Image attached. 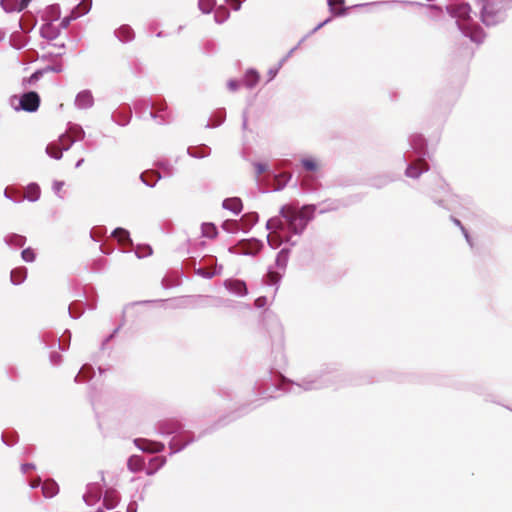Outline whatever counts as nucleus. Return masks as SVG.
<instances>
[{"mask_svg":"<svg viewBox=\"0 0 512 512\" xmlns=\"http://www.w3.org/2000/svg\"><path fill=\"white\" fill-rule=\"evenodd\" d=\"M267 241L272 248H278L284 241V238L277 231H270Z\"/></svg>","mask_w":512,"mask_h":512,"instance_id":"obj_15","label":"nucleus"},{"mask_svg":"<svg viewBox=\"0 0 512 512\" xmlns=\"http://www.w3.org/2000/svg\"><path fill=\"white\" fill-rule=\"evenodd\" d=\"M57 33L58 31L54 28L52 23H47L43 25L41 28V34L48 39L54 38L57 35Z\"/></svg>","mask_w":512,"mask_h":512,"instance_id":"obj_17","label":"nucleus"},{"mask_svg":"<svg viewBox=\"0 0 512 512\" xmlns=\"http://www.w3.org/2000/svg\"><path fill=\"white\" fill-rule=\"evenodd\" d=\"M40 105V97L36 92H27L21 96L20 106L27 112H35Z\"/></svg>","mask_w":512,"mask_h":512,"instance_id":"obj_2","label":"nucleus"},{"mask_svg":"<svg viewBox=\"0 0 512 512\" xmlns=\"http://www.w3.org/2000/svg\"><path fill=\"white\" fill-rule=\"evenodd\" d=\"M229 16V12L225 7H219L215 12V19L217 22L221 23L226 20Z\"/></svg>","mask_w":512,"mask_h":512,"instance_id":"obj_20","label":"nucleus"},{"mask_svg":"<svg viewBox=\"0 0 512 512\" xmlns=\"http://www.w3.org/2000/svg\"><path fill=\"white\" fill-rule=\"evenodd\" d=\"M226 2L235 11H238L241 7L240 0H226Z\"/></svg>","mask_w":512,"mask_h":512,"instance_id":"obj_26","label":"nucleus"},{"mask_svg":"<svg viewBox=\"0 0 512 512\" xmlns=\"http://www.w3.org/2000/svg\"><path fill=\"white\" fill-rule=\"evenodd\" d=\"M145 462L141 456L133 455L128 459L127 466L131 472H138L144 468Z\"/></svg>","mask_w":512,"mask_h":512,"instance_id":"obj_10","label":"nucleus"},{"mask_svg":"<svg viewBox=\"0 0 512 512\" xmlns=\"http://www.w3.org/2000/svg\"><path fill=\"white\" fill-rule=\"evenodd\" d=\"M41 194L40 187L35 184H29L24 191V198H26L29 201H36L39 199Z\"/></svg>","mask_w":512,"mask_h":512,"instance_id":"obj_9","label":"nucleus"},{"mask_svg":"<svg viewBox=\"0 0 512 512\" xmlns=\"http://www.w3.org/2000/svg\"><path fill=\"white\" fill-rule=\"evenodd\" d=\"M42 491L46 498H52L58 493L59 487L53 480H47L42 485Z\"/></svg>","mask_w":512,"mask_h":512,"instance_id":"obj_11","label":"nucleus"},{"mask_svg":"<svg viewBox=\"0 0 512 512\" xmlns=\"http://www.w3.org/2000/svg\"><path fill=\"white\" fill-rule=\"evenodd\" d=\"M334 4L333 0H329V5L332 6Z\"/></svg>","mask_w":512,"mask_h":512,"instance_id":"obj_35","label":"nucleus"},{"mask_svg":"<svg viewBox=\"0 0 512 512\" xmlns=\"http://www.w3.org/2000/svg\"><path fill=\"white\" fill-rule=\"evenodd\" d=\"M39 72H35L34 74H32V76L30 77V81H33V80H37L38 77H39Z\"/></svg>","mask_w":512,"mask_h":512,"instance_id":"obj_33","label":"nucleus"},{"mask_svg":"<svg viewBox=\"0 0 512 512\" xmlns=\"http://www.w3.org/2000/svg\"><path fill=\"white\" fill-rule=\"evenodd\" d=\"M135 443L141 450L149 453H159L164 450V445L160 442H151L143 439H137Z\"/></svg>","mask_w":512,"mask_h":512,"instance_id":"obj_4","label":"nucleus"},{"mask_svg":"<svg viewBox=\"0 0 512 512\" xmlns=\"http://www.w3.org/2000/svg\"><path fill=\"white\" fill-rule=\"evenodd\" d=\"M154 107H155V108H157L159 111H160V110H163V105H161V106H159V107H157V106H154Z\"/></svg>","mask_w":512,"mask_h":512,"instance_id":"obj_34","label":"nucleus"},{"mask_svg":"<svg viewBox=\"0 0 512 512\" xmlns=\"http://www.w3.org/2000/svg\"><path fill=\"white\" fill-rule=\"evenodd\" d=\"M227 86L230 91L234 92L239 88V82L236 80H230L228 81Z\"/></svg>","mask_w":512,"mask_h":512,"instance_id":"obj_27","label":"nucleus"},{"mask_svg":"<svg viewBox=\"0 0 512 512\" xmlns=\"http://www.w3.org/2000/svg\"><path fill=\"white\" fill-rule=\"evenodd\" d=\"M27 275V271L24 267L16 268L11 271V281L14 284L22 283Z\"/></svg>","mask_w":512,"mask_h":512,"instance_id":"obj_14","label":"nucleus"},{"mask_svg":"<svg viewBox=\"0 0 512 512\" xmlns=\"http://www.w3.org/2000/svg\"><path fill=\"white\" fill-rule=\"evenodd\" d=\"M267 229L270 231L280 232L284 230V222L280 217H273L267 221Z\"/></svg>","mask_w":512,"mask_h":512,"instance_id":"obj_16","label":"nucleus"},{"mask_svg":"<svg viewBox=\"0 0 512 512\" xmlns=\"http://www.w3.org/2000/svg\"><path fill=\"white\" fill-rule=\"evenodd\" d=\"M75 19H76V18H72V13H71L69 16L65 17V18L61 21V26H62L63 28H67V27H68V25H69V23H70V21H71V20H75Z\"/></svg>","mask_w":512,"mask_h":512,"instance_id":"obj_29","label":"nucleus"},{"mask_svg":"<svg viewBox=\"0 0 512 512\" xmlns=\"http://www.w3.org/2000/svg\"><path fill=\"white\" fill-rule=\"evenodd\" d=\"M223 229L228 232H233L237 230V222L232 220L225 221L223 224Z\"/></svg>","mask_w":512,"mask_h":512,"instance_id":"obj_24","label":"nucleus"},{"mask_svg":"<svg viewBox=\"0 0 512 512\" xmlns=\"http://www.w3.org/2000/svg\"><path fill=\"white\" fill-rule=\"evenodd\" d=\"M92 5V0H81V2L72 10V18H78L85 15Z\"/></svg>","mask_w":512,"mask_h":512,"instance_id":"obj_7","label":"nucleus"},{"mask_svg":"<svg viewBox=\"0 0 512 512\" xmlns=\"http://www.w3.org/2000/svg\"><path fill=\"white\" fill-rule=\"evenodd\" d=\"M302 165L308 171H315L318 169V163L312 158L303 159Z\"/></svg>","mask_w":512,"mask_h":512,"instance_id":"obj_21","label":"nucleus"},{"mask_svg":"<svg viewBox=\"0 0 512 512\" xmlns=\"http://www.w3.org/2000/svg\"><path fill=\"white\" fill-rule=\"evenodd\" d=\"M223 207L237 214L241 212L243 205L239 198L232 197L224 200Z\"/></svg>","mask_w":512,"mask_h":512,"instance_id":"obj_8","label":"nucleus"},{"mask_svg":"<svg viewBox=\"0 0 512 512\" xmlns=\"http://www.w3.org/2000/svg\"><path fill=\"white\" fill-rule=\"evenodd\" d=\"M225 287L239 296H244L248 292L245 282L241 280H227L225 281Z\"/></svg>","mask_w":512,"mask_h":512,"instance_id":"obj_5","label":"nucleus"},{"mask_svg":"<svg viewBox=\"0 0 512 512\" xmlns=\"http://www.w3.org/2000/svg\"><path fill=\"white\" fill-rule=\"evenodd\" d=\"M428 170V164L423 159H417L406 169V175L411 178H418L423 172Z\"/></svg>","mask_w":512,"mask_h":512,"instance_id":"obj_3","label":"nucleus"},{"mask_svg":"<svg viewBox=\"0 0 512 512\" xmlns=\"http://www.w3.org/2000/svg\"><path fill=\"white\" fill-rule=\"evenodd\" d=\"M117 37L123 41L127 42L133 39L134 32L132 28L128 25H122L117 31H116Z\"/></svg>","mask_w":512,"mask_h":512,"instance_id":"obj_13","label":"nucleus"},{"mask_svg":"<svg viewBox=\"0 0 512 512\" xmlns=\"http://www.w3.org/2000/svg\"><path fill=\"white\" fill-rule=\"evenodd\" d=\"M202 233L205 237L214 238L217 236V229L212 223H204L202 225Z\"/></svg>","mask_w":512,"mask_h":512,"instance_id":"obj_18","label":"nucleus"},{"mask_svg":"<svg viewBox=\"0 0 512 512\" xmlns=\"http://www.w3.org/2000/svg\"><path fill=\"white\" fill-rule=\"evenodd\" d=\"M255 167H256V171L258 174L265 172L267 169L266 164H261V163L256 164Z\"/></svg>","mask_w":512,"mask_h":512,"instance_id":"obj_30","label":"nucleus"},{"mask_svg":"<svg viewBox=\"0 0 512 512\" xmlns=\"http://www.w3.org/2000/svg\"><path fill=\"white\" fill-rule=\"evenodd\" d=\"M267 278L270 284H276L280 278V275L277 272L270 271L267 274Z\"/></svg>","mask_w":512,"mask_h":512,"instance_id":"obj_25","label":"nucleus"},{"mask_svg":"<svg viewBox=\"0 0 512 512\" xmlns=\"http://www.w3.org/2000/svg\"><path fill=\"white\" fill-rule=\"evenodd\" d=\"M47 153L55 159H60L62 156V150L55 144H50L46 149Z\"/></svg>","mask_w":512,"mask_h":512,"instance_id":"obj_19","label":"nucleus"},{"mask_svg":"<svg viewBox=\"0 0 512 512\" xmlns=\"http://www.w3.org/2000/svg\"><path fill=\"white\" fill-rule=\"evenodd\" d=\"M93 104V96L90 91H82L76 97V105L79 108L85 109L91 107Z\"/></svg>","mask_w":512,"mask_h":512,"instance_id":"obj_6","label":"nucleus"},{"mask_svg":"<svg viewBox=\"0 0 512 512\" xmlns=\"http://www.w3.org/2000/svg\"><path fill=\"white\" fill-rule=\"evenodd\" d=\"M31 0H22L20 3V10L24 9Z\"/></svg>","mask_w":512,"mask_h":512,"instance_id":"obj_32","label":"nucleus"},{"mask_svg":"<svg viewBox=\"0 0 512 512\" xmlns=\"http://www.w3.org/2000/svg\"><path fill=\"white\" fill-rule=\"evenodd\" d=\"M280 215L287 222L288 229L294 234L301 233L309 220L306 207L297 209L291 205H285L281 208Z\"/></svg>","mask_w":512,"mask_h":512,"instance_id":"obj_1","label":"nucleus"},{"mask_svg":"<svg viewBox=\"0 0 512 512\" xmlns=\"http://www.w3.org/2000/svg\"><path fill=\"white\" fill-rule=\"evenodd\" d=\"M260 80V76L255 70H248L244 76V85L248 88L255 87Z\"/></svg>","mask_w":512,"mask_h":512,"instance_id":"obj_12","label":"nucleus"},{"mask_svg":"<svg viewBox=\"0 0 512 512\" xmlns=\"http://www.w3.org/2000/svg\"><path fill=\"white\" fill-rule=\"evenodd\" d=\"M115 234L119 236V239L121 241H123L124 239H126L128 237V233L127 231L123 230V229H117L115 231Z\"/></svg>","mask_w":512,"mask_h":512,"instance_id":"obj_28","label":"nucleus"},{"mask_svg":"<svg viewBox=\"0 0 512 512\" xmlns=\"http://www.w3.org/2000/svg\"><path fill=\"white\" fill-rule=\"evenodd\" d=\"M63 186H64V182H56L55 183V190L57 192H60V190L63 188Z\"/></svg>","mask_w":512,"mask_h":512,"instance_id":"obj_31","label":"nucleus"},{"mask_svg":"<svg viewBox=\"0 0 512 512\" xmlns=\"http://www.w3.org/2000/svg\"><path fill=\"white\" fill-rule=\"evenodd\" d=\"M21 255L26 262H32L35 259V253L31 248L24 249Z\"/></svg>","mask_w":512,"mask_h":512,"instance_id":"obj_23","label":"nucleus"},{"mask_svg":"<svg viewBox=\"0 0 512 512\" xmlns=\"http://www.w3.org/2000/svg\"><path fill=\"white\" fill-rule=\"evenodd\" d=\"M214 5V0H199V7L204 13H209Z\"/></svg>","mask_w":512,"mask_h":512,"instance_id":"obj_22","label":"nucleus"}]
</instances>
